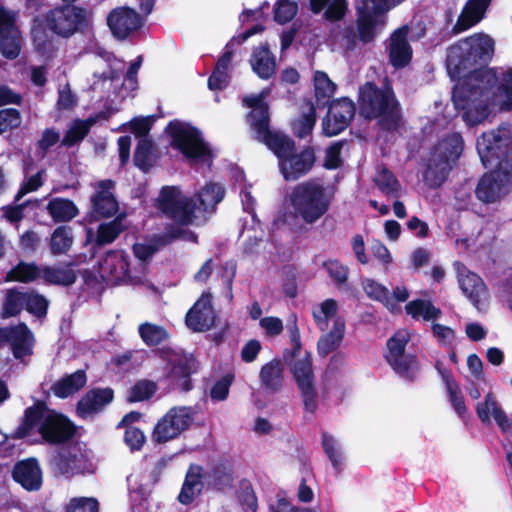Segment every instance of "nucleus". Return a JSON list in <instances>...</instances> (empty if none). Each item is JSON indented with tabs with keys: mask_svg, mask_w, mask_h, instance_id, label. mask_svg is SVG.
Instances as JSON below:
<instances>
[{
	"mask_svg": "<svg viewBox=\"0 0 512 512\" xmlns=\"http://www.w3.org/2000/svg\"><path fill=\"white\" fill-rule=\"evenodd\" d=\"M494 52V40L485 33H475L447 48L446 66L450 73L465 77L452 93V101L469 126L482 123L491 113L490 74L486 66Z\"/></svg>",
	"mask_w": 512,
	"mask_h": 512,
	"instance_id": "1",
	"label": "nucleus"
},
{
	"mask_svg": "<svg viewBox=\"0 0 512 512\" xmlns=\"http://www.w3.org/2000/svg\"><path fill=\"white\" fill-rule=\"evenodd\" d=\"M245 106L251 109L246 115L253 139L264 144L277 158L278 168L286 182H295L308 175L314 168L317 156L314 147L297 149L295 141L270 126V107L263 94L247 96Z\"/></svg>",
	"mask_w": 512,
	"mask_h": 512,
	"instance_id": "2",
	"label": "nucleus"
},
{
	"mask_svg": "<svg viewBox=\"0 0 512 512\" xmlns=\"http://www.w3.org/2000/svg\"><path fill=\"white\" fill-rule=\"evenodd\" d=\"M512 145V138L505 132L497 134L483 132L477 138V151L485 168V173L475 189L477 198L484 203L498 201L512 185V166L507 161V154L502 149Z\"/></svg>",
	"mask_w": 512,
	"mask_h": 512,
	"instance_id": "3",
	"label": "nucleus"
},
{
	"mask_svg": "<svg viewBox=\"0 0 512 512\" xmlns=\"http://www.w3.org/2000/svg\"><path fill=\"white\" fill-rule=\"evenodd\" d=\"M37 428L43 443L58 446L71 441L76 434V425L63 413L48 407L43 400H36L24 410L19 426L11 437L20 440L28 437Z\"/></svg>",
	"mask_w": 512,
	"mask_h": 512,
	"instance_id": "4",
	"label": "nucleus"
},
{
	"mask_svg": "<svg viewBox=\"0 0 512 512\" xmlns=\"http://www.w3.org/2000/svg\"><path fill=\"white\" fill-rule=\"evenodd\" d=\"M360 115L367 120L378 119L381 129L387 132L398 130L402 121L400 103L391 86L380 88L372 81L359 88Z\"/></svg>",
	"mask_w": 512,
	"mask_h": 512,
	"instance_id": "5",
	"label": "nucleus"
},
{
	"mask_svg": "<svg viewBox=\"0 0 512 512\" xmlns=\"http://www.w3.org/2000/svg\"><path fill=\"white\" fill-rule=\"evenodd\" d=\"M464 150V141L460 133L447 134L431 150L423 181L429 188H439L448 178Z\"/></svg>",
	"mask_w": 512,
	"mask_h": 512,
	"instance_id": "6",
	"label": "nucleus"
},
{
	"mask_svg": "<svg viewBox=\"0 0 512 512\" xmlns=\"http://www.w3.org/2000/svg\"><path fill=\"white\" fill-rule=\"evenodd\" d=\"M290 203L305 223L313 224L328 212L331 197L321 179L310 178L292 189Z\"/></svg>",
	"mask_w": 512,
	"mask_h": 512,
	"instance_id": "7",
	"label": "nucleus"
},
{
	"mask_svg": "<svg viewBox=\"0 0 512 512\" xmlns=\"http://www.w3.org/2000/svg\"><path fill=\"white\" fill-rule=\"evenodd\" d=\"M43 23L53 34L68 39L78 32L84 33L89 27V18L85 8L65 3L48 10Z\"/></svg>",
	"mask_w": 512,
	"mask_h": 512,
	"instance_id": "8",
	"label": "nucleus"
},
{
	"mask_svg": "<svg viewBox=\"0 0 512 512\" xmlns=\"http://www.w3.org/2000/svg\"><path fill=\"white\" fill-rule=\"evenodd\" d=\"M166 131L171 137V146L187 159L198 162L212 157L210 148L196 127L185 126L180 121L173 120L168 123Z\"/></svg>",
	"mask_w": 512,
	"mask_h": 512,
	"instance_id": "9",
	"label": "nucleus"
},
{
	"mask_svg": "<svg viewBox=\"0 0 512 512\" xmlns=\"http://www.w3.org/2000/svg\"><path fill=\"white\" fill-rule=\"evenodd\" d=\"M158 210L178 225L190 226L196 218V202L189 197L181 196L178 187L164 186L157 198Z\"/></svg>",
	"mask_w": 512,
	"mask_h": 512,
	"instance_id": "10",
	"label": "nucleus"
},
{
	"mask_svg": "<svg viewBox=\"0 0 512 512\" xmlns=\"http://www.w3.org/2000/svg\"><path fill=\"white\" fill-rule=\"evenodd\" d=\"M197 410L192 406H174L154 426L152 440L163 444L179 437L195 420Z\"/></svg>",
	"mask_w": 512,
	"mask_h": 512,
	"instance_id": "11",
	"label": "nucleus"
},
{
	"mask_svg": "<svg viewBox=\"0 0 512 512\" xmlns=\"http://www.w3.org/2000/svg\"><path fill=\"white\" fill-rule=\"evenodd\" d=\"M410 340L409 334L406 332L398 331L387 340V353L385 360L401 378L414 381L416 373L419 369V362L415 355L405 353L408 341Z\"/></svg>",
	"mask_w": 512,
	"mask_h": 512,
	"instance_id": "12",
	"label": "nucleus"
},
{
	"mask_svg": "<svg viewBox=\"0 0 512 512\" xmlns=\"http://www.w3.org/2000/svg\"><path fill=\"white\" fill-rule=\"evenodd\" d=\"M291 372L300 392L304 411L315 414L318 409L319 400L311 354L306 352L302 359L295 361L291 367Z\"/></svg>",
	"mask_w": 512,
	"mask_h": 512,
	"instance_id": "13",
	"label": "nucleus"
},
{
	"mask_svg": "<svg viewBox=\"0 0 512 512\" xmlns=\"http://www.w3.org/2000/svg\"><path fill=\"white\" fill-rule=\"evenodd\" d=\"M115 181L104 179L95 185V192L90 198V210L86 219L93 223L102 219L113 217L119 210V203L112 192Z\"/></svg>",
	"mask_w": 512,
	"mask_h": 512,
	"instance_id": "14",
	"label": "nucleus"
},
{
	"mask_svg": "<svg viewBox=\"0 0 512 512\" xmlns=\"http://www.w3.org/2000/svg\"><path fill=\"white\" fill-rule=\"evenodd\" d=\"M328 111L322 120L323 134L332 137L343 132L352 122L356 113L355 103L348 97L334 99L328 104Z\"/></svg>",
	"mask_w": 512,
	"mask_h": 512,
	"instance_id": "15",
	"label": "nucleus"
},
{
	"mask_svg": "<svg viewBox=\"0 0 512 512\" xmlns=\"http://www.w3.org/2000/svg\"><path fill=\"white\" fill-rule=\"evenodd\" d=\"M372 3L361 0L356 5V30L358 39L363 44L372 43L377 37L378 29L385 25V13H376Z\"/></svg>",
	"mask_w": 512,
	"mask_h": 512,
	"instance_id": "16",
	"label": "nucleus"
},
{
	"mask_svg": "<svg viewBox=\"0 0 512 512\" xmlns=\"http://www.w3.org/2000/svg\"><path fill=\"white\" fill-rule=\"evenodd\" d=\"M215 319L212 295L209 292H203L187 312L185 323L193 332H206L215 325Z\"/></svg>",
	"mask_w": 512,
	"mask_h": 512,
	"instance_id": "17",
	"label": "nucleus"
},
{
	"mask_svg": "<svg viewBox=\"0 0 512 512\" xmlns=\"http://www.w3.org/2000/svg\"><path fill=\"white\" fill-rule=\"evenodd\" d=\"M167 378L182 392L192 390L191 376L197 372L198 362L193 355H174L167 363Z\"/></svg>",
	"mask_w": 512,
	"mask_h": 512,
	"instance_id": "18",
	"label": "nucleus"
},
{
	"mask_svg": "<svg viewBox=\"0 0 512 512\" xmlns=\"http://www.w3.org/2000/svg\"><path fill=\"white\" fill-rule=\"evenodd\" d=\"M101 276L118 284L131 278L128 255L123 250H109L99 263Z\"/></svg>",
	"mask_w": 512,
	"mask_h": 512,
	"instance_id": "19",
	"label": "nucleus"
},
{
	"mask_svg": "<svg viewBox=\"0 0 512 512\" xmlns=\"http://www.w3.org/2000/svg\"><path fill=\"white\" fill-rule=\"evenodd\" d=\"M107 23L112 34L118 39H125L143 24L141 16L129 7H119L111 11Z\"/></svg>",
	"mask_w": 512,
	"mask_h": 512,
	"instance_id": "20",
	"label": "nucleus"
},
{
	"mask_svg": "<svg viewBox=\"0 0 512 512\" xmlns=\"http://www.w3.org/2000/svg\"><path fill=\"white\" fill-rule=\"evenodd\" d=\"M12 478L28 491H37L42 485V471L34 457L20 460L14 464Z\"/></svg>",
	"mask_w": 512,
	"mask_h": 512,
	"instance_id": "21",
	"label": "nucleus"
},
{
	"mask_svg": "<svg viewBox=\"0 0 512 512\" xmlns=\"http://www.w3.org/2000/svg\"><path fill=\"white\" fill-rule=\"evenodd\" d=\"M408 27L396 29L390 36L389 61L396 68L406 67L412 60V47L408 42Z\"/></svg>",
	"mask_w": 512,
	"mask_h": 512,
	"instance_id": "22",
	"label": "nucleus"
},
{
	"mask_svg": "<svg viewBox=\"0 0 512 512\" xmlns=\"http://www.w3.org/2000/svg\"><path fill=\"white\" fill-rule=\"evenodd\" d=\"M35 337L26 323L20 322L10 326V347L15 359H22L33 354Z\"/></svg>",
	"mask_w": 512,
	"mask_h": 512,
	"instance_id": "23",
	"label": "nucleus"
},
{
	"mask_svg": "<svg viewBox=\"0 0 512 512\" xmlns=\"http://www.w3.org/2000/svg\"><path fill=\"white\" fill-rule=\"evenodd\" d=\"M493 410V417L495 422L503 433H509L512 431V419L507 416L504 410H502L492 393H488L485 396L484 402H478L476 405V413L479 419L483 423L490 422V409Z\"/></svg>",
	"mask_w": 512,
	"mask_h": 512,
	"instance_id": "24",
	"label": "nucleus"
},
{
	"mask_svg": "<svg viewBox=\"0 0 512 512\" xmlns=\"http://www.w3.org/2000/svg\"><path fill=\"white\" fill-rule=\"evenodd\" d=\"M114 399V390L110 387L92 388L78 401L77 409L85 414L97 413Z\"/></svg>",
	"mask_w": 512,
	"mask_h": 512,
	"instance_id": "25",
	"label": "nucleus"
},
{
	"mask_svg": "<svg viewBox=\"0 0 512 512\" xmlns=\"http://www.w3.org/2000/svg\"><path fill=\"white\" fill-rule=\"evenodd\" d=\"M204 470L197 464H191L186 472L178 500L183 505L191 504L203 488Z\"/></svg>",
	"mask_w": 512,
	"mask_h": 512,
	"instance_id": "26",
	"label": "nucleus"
},
{
	"mask_svg": "<svg viewBox=\"0 0 512 512\" xmlns=\"http://www.w3.org/2000/svg\"><path fill=\"white\" fill-rule=\"evenodd\" d=\"M435 368L446 386L449 401L454 411L460 418L464 419L467 414V407L461 389L455 381L452 372L449 369L443 368L440 362L436 363Z\"/></svg>",
	"mask_w": 512,
	"mask_h": 512,
	"instance_id": "27",
	"label": "nucleus"
},
{
	"mask_svg": "<svg viewBox=\"0 0 512 512\" xmlns=\"http://www.w3.org/2000/svg\"><path fill=\"white\" fill-rule=\"evenodd\" d=\"M262 387L269 393L279 392L284 383V367L280 359L274 358L264 364L259 373Z\"/></svg>",
	"mask_w": 512,
	"mask_h": 512,
	"instance_id": "28",
	"label": "nucleus"
},
{
	"mask_svg": "<svg viewBox=\"0 0 512 512\" xmlns=\"http://www.w3.org/2000/svg\"><path fill=\"white\" fill-rule=\"evenodd\" d=\"M87 383L86 372L79 369L71 374H67L54 382L50 388L52 393L60 399H66L79 390H81Z\"/></svg>",
	"mask_w": 512,
	"mask_h": 512,
	"instance_id": "29",
	"label": "nucleus"
},
{
	"mask_svg": "<svg viewBox=\"0 0 512 512\" xmlns=\"http://www.w3.org/2000/svg\"><path fill=\"white\" fill-rule=\"evenodd\" d=\"M204 480L208 487L223 492L233 486L232 468L224 462L215 463L209 470L204 471Z\"/></svg>",
	"mask_w": 512,
	"mask_h": 512,
	"instance_id": "30",
	"label": "nucleus"
},
{
	"mask_svg": "<svg viewBox=\"0 0 512 512\" xmlns=\"http://www.w3.org/2000/svg\"><path fill=\"white\" fill-rule=\"evenodd\" d=\"M80 457L76 452L69 449L58 451L50 459V466L53 471L66 478L72 477L81 472Z\"/></svg>",
	"mask_w": 512,
	"mask_h": 512,
	"instance_id": "31",
	"label": "nucleus"
},
{
	"mask_svg": "<svg viewBox=\"0 0 512 512\" xmlns=\"http://www.w3.org/2000/svg\"><path fill=\"white\" fill-rule=\"evenodd\" d=\"M314 82V106L318 109H324L333 100L337 85L329 78L327 73L323 71H316L313 77Z\"/></svg>",
	"mask_w": 512,
	"mask_h": 512,
	"instance_id": "32",
	"label": "nucleus"
},
{
	"mask_svg": "<svg viewBox=\"0 0 512 512\" xmlns=\"http://www.w3.org/2000/svg\"><path fill=\"white\" fill-rule=\"evenodd\" d=\"M46 210L54 223L69 222L79 214V209L75 203L62 197L52 198L47 203Z\"/></svg>",
	"mask_w": 512,
	"mask_h": 512,
	"instance_id": "33",
	"label": "nucleus"
},
{
	"mask_svg": "<svg viewBox=\"0 0 512 512\" xmlns=\"http://www.w3.org/2000/svg\"><path fill=\"white\" fill-rule=\"evenodd\" d=\"M72 266V263L57 267L45 266L41 269V278L48 284L71 286L77 280V274Z\"/></svg>",
	"mask_w": 512,
	"mask_h": 512,
	"instance_id": "34",
	"label": "nucleus"
},
{
	"mask_svg": "<svg viewBox=\"0 0 512 512\" xmlns=\"http://www.w3.org/2000/svg\"><path fill=\"white\" fill-rule=\"evenodd\" d=\"M405 312L414 320L429 322L439 319L442 315L440 308L436 307L430 300L415 299L405 305Z\"/></svg>",
	"mask_w": 512,
	"mask_h": 512,
	"instance_id": "35",
	"label": "nucleus"
},
{
	"mask_svg": "<svg viewBox=\"0 0 512 512\" xmlns=\"http://www.w3.org/2000/svg\"><path fill=\"white\" fill-rule=\"evenodd\" d=\"M74 242L73 229L69 225L57 226L51 233L49 249L52 255L67 254Z\"/></svg>",
	"mask_w": 512,
	"mask_h": 512,
	"instance_id": "36",
	"label": "nucleus"
},
{
	"mask_svg": "<svg viewBox=\"0 0 512 512\" xmlns=\"http://www.w3.org/2000/svg\"><path fill=\"white\" fill-rule=\"evenodd\" d=\"M265 30V26L262 24H256L253 27L247 29L243 33H240L238 36L233 37L225 46V50L223 54L218 58L214 69H218L221 71L229 72V68L232 62L233 57V45L234 42L241 44L245 42L247 39L252 37L253 35L263 32Z\"/></svg>",
	"mask_w": 512,
	"mask_h": 512,
	"instance_id": "37",
	"label": "nucleus"
},
{
	"mask_svg": "<svg viewBox=\"0 0 512 512\" xmlns=\"http://www.w3.org/2000/svg\"><path fill=\"white\" fill-rule=\"evenodd\" d=\"M225 188L215 182L207 183L197 194L199 209L204 212L215 211L216 206L223 200Z\"/></svg>",
	"mask_w": 512,
	"mask_h": 512,
	"instance_id": "38",
	"label": "nucleus"
},
{
	"mask_svg": "<svg viewBox=\"0 0 512 512\" xmlns=\"http://www.w3.org/2000/svg\"><path fill=\"white\" fill-rule=\"evenodd\" d=\"M494 104L498 106L499 111L512 110V68L502 73L494 92Z\"/></svg>",
	"mask_w": 512,
	"mask_h": 512,
	"instance_id": "39",
	"label": "nucleus"
},
{
	"mask_svg": "<svg viewBox=\"0 0 512 512\" xmlns=\"http://www.w3.org/2000/svg\"><path fill=\"white\" fill-rule=\"evenodd\" d=\"M253 71L264 80H268L275 72V60L269 55L268 48L259 47L253 51L250 60Z\"/></svg>",
	"mask_w": 512,
	"mask_h": 512,
	"instance_id": "40",
	"label": "nucleus"
},
{
	"mask_svg": "<svg viewBox=\"0 0 512 512\" xmlns=\"http://www.w3.org/2000/svg\"><path fill=\"white\" fill-rule=\"evenodd\" d=\"M125 230L123 215H117L113 220L101 223L96 232L95 247L112 243Z\"/></svg>",
	"mask_w": 512,
	"mask_h": 512,
	"instance_id": "41",
	"label": "nucleus"
},
{
	"mask_svg": "<svg viewBox=\"0 0 512 512\" xmlns=\"http://www.w3.org/2000/svg\"><path fill=\"white\" fill-rule=\"evenodd\" d=\"M155 146L151 139L142 138L138 141L133 162L142 172L147 173L155 164Z\"/></svg>",
	"mask_w": 512,
	"mask_h": 512,
	"instance_id": "42",
	"label": "nucleus"
},
{
	"mask_svg": "<svg viewBox=\"0 0 512 512\" xmlns=\"http://www.w3.org/2000/svg\"><path fill=\"white\" fill-rule=\"evenodd\" d=\"M344 337V324L335 321L333 328L322 335L317 342V352L321 357H326L334 352L341 344Z\"/></svg>",
	"mask_w": 512,
	"mask_h": 512,
	"instance_id": "43",
	"label": "nucleus"
},
{
	"mask_svg": "<svg viewBox=\"0 0 512 512\" xmlns=\"http://www.w3.org/2000/svg\"><path fill=\"white\" fill-rule=\"evenodd\" d=\"M41 277V269L34 262L20 261L5 276L6 282L30 283Z\"/></svg>",
	"mask_w": 512,
	"mask_h": 512,
	"instance_id": "44",
	"label": "nucleus"
},
{
	"mask_svg": "<svg viewBox=\"0 0 512 512\" xmlns=\"http://www.w3.org/2000/svg\"><path fill=\"white\" fill-rule=\"evenodd\" d=\"M95 122L96 119L93 117H89L85 120H74L66 131L61 144L66 147H72L78 144L89 134Z\"/></svg>",
	"mask_w": 512,
	"mask_h": 512,
	"instance_id": "45",
	"label": "nucleus"
},
{
	"mask_svg": "<svg viewBox=\"0 0 512 512\" xmlns=\"http://www.w3.org/2000/svg\"><path fill=\"white\" fill-rule=\"evenodd\" d=\"M24 305L25 292L15 287L8 289L4 297L1 317L6 319L19 315L24 309Z\"/></svg>",
	"mask_w": 512,
	"mask_h": 512,
	"instance_id": "46",
	"label": "nucleus"
},
{
	"mask_svg": "<svg viewBox=\"0 0 512 512\" xmlns=\"http://www.w3.org/2000/svg\"><path fill=\"white\" fill-rule=\"evenodd\" d=\"M21 30L0 36V54L7 60H15L22 50Z\"/></svg>",
	"mask_w": 512,
	"mask_h": 512,
	"instance_id": "47",
	"label": "nucleus"
},
{
	"mask_svg": "<svg viewBox=\"0 0 512 512\" xmlns=\"http://www.w3.org/2000/svg\"><path fill=\"white\" fill-rule=\"evenodd\" d=\"M483 17L484 14L465 3L456 23L451 29V33L453 35H458L464 31H467L468 29L478 24L483 19Z\"/></svg>",
	"mask_w": 512,
	"mask_h": 512,
	"instance_id": "48",
	"label": "nucleus"
},
{
	"mask_svg": "<svg viewBox=\"0 0 512 512\" xmlns=\"http://www.w3.org/2000/svg\"><path fill=\"white\" fill-rule=\"evenodd\" d=\"M138 332L142 341L149 347L158 346L169 338V333L163 326L150 322L140 324Z\"/></svg>",
	"mask_w": 512,
	"mask_h": 512,
	"instance_id": "49",
	"label": "nucleus"
},
{
	"mask_svg": "<svg viewBox=\"0 0 512 512\" xmlns=\"http://www.w3.org/2000/svg\"><path fill=\"white\" fill-rule=\"evenodd\" d=\"M307 111L293 125V133L296 137L303 139L311 134L316 124V107L311 100L305 102Z\"/></svg>",
	"mask_w": 512,
	"mask_h": 512,
	"instance_id": "50",
	"label": "nucleus"
},
{
	"mask_svg": "<svg viewBox=\"0 0 512 512\" xmlns=\"http://www.w3.org/2000/svg\"><path fill=\"white\" fill-rule=\"evenodd\" d=\"M157 391V385L151 380H139L131 386L127 393V402L137 403L149 400Z\"/></svg>",
	"mask_w": 512,
	"mask_h": 512,
	"instance_id": "51",
	"label": "nucleus"
},
{
	"mask_svg": "<svg viewBox=\"0 0 512 512\" xmlns=\"http://www.w3.org/2000/svg\"><path fill=\"white\" fill-rule=\"evenodd\" d=\"M376 185L385 196L396 198L400 196L401 184L394 173L386 167H383L379 172Z\"/></svg>",
	"mask_w": 512,
	"mask_h": 512,
	"instance_id": "52",
	"label": "nucleus"
},
{
	"mask_svg": "<svg viewBox=\"0 0 512 512\" xmlns=\"http://www.w3.org/2000/svg\"><path fill=\"white\" fill-rule=\"evenodd\" d=\"M237 499L244 512H257L258 499L249 480L243 479L240 481Z\"/></svg>",
	"mask_w": 512,
	"mask_h": 512,
	"instance_id": "53",
	"label": "nucleus"
},
{
	"mask_svg": "<svg viewBox=\"0 0 512 512\" xmlns=\"http://www.w3.org/2000/svg\"><path fill=\"white\" fill-rule=\"evenodd\" d=\"M49 302L41 294L34 290L25 291V305L26 311L38 318L45 317L48 312Z\"/></svg>",
	"mask_w": 512,
	"mask_h": 512,
	"instance_id": "54",
	"label": "nucleus"
},
{
	"mask_svg": "<svg viewBox=\"0 0 512 512\" xmlns=\"http://www.w3.org/2000/svg\"><path fill=\"white\" fill-rule=\"evenodd\" d=\"M338 310L337 301L334 299H326L320 305V312H313L315 323L320 330H326L328 327V321L333 318Z\"/></svg>",
	"mask_w": 512,
	"mask_h": 512,
	"instance_id": "55",
	"label": "nucleus"
},
{
	"mask_svg": "<svg viewBox=\"0 0 512 512\" xmlns=\"http://www.w3.org/2000/svg\"><path fill=\"white\" fill-rule=\"evenodd\" d=\"M362 286L364 292L370 299L382 302L384 304L389 303L390 292L384 285L373 279L367 278L363 281Z\"/></svg>",
	"mask_w": 512,
	"mask_h": 512,
	"instance_id": "56",
	"label": "nucleus"
},
{
	"mask_svg": "<svg viewBox=\"0 0 512 512\" xmlns=\"http://www.w3.org/2000/svg\"><path fill=\"white\" fill-rule=\"evenodd\" d=\"M297 10L295 2L278 0L274 7V20L279 24H286L295 17Z\"/></svg>",
	"mask_w": 512,
	"mask_h": 512,
	"instance_id": "57",
	"label": "nucleus"
},
{
	"mask_svg": "<svg viewBox=\"0 0 512 512\" xmlns=\"http://www.w3.org/2000/svg\"><path fill=\"white\" fill-rule=\"evenodd\" d=\"M22 123L21 113L16 108L0 110V134L20 127Z\"/></svg>",
	"mask_w": 512,
	"mask_h": 512,
	"instance_id": "58",
	"label": "nucleus"
},
{
	"mask_svg": "<svg viewBox=\"0 0 512 512\" xmlns=\"http://www.w3.org/2000/svg\"><path fill=\"white\" fill-rule=\"evenodd\" d=\"M323 268L338 286L346 284L349 275V269L347 266L334 259L325 261L323 263Z\"/></svg>",
	"mask_w": 512,
	"mask_h": 512,
	"instance_id": "59",
	"label": "nucleus"
},
{
	"mask_svg": "<svg viewBox=\"0 0 512 512\" xmlns=\"http://www.w3.org/2000/svg\"><path fill=\"white\" fill-rule=\"evenodd\" d=\"M65 512H99V502L95 498L74 497L66 505Z\"/></svg>",
	"mask_w": 512,
	"mask_h": 512,
	"instance_id": "60",
	"label": "nucleus"
},
{
	"mask_svg": "<svg viewBox=\"0 0 512 512\" xmlns=\"http://www.w3.org/2000/svg\"><path fill=\"white\" fill-rule=\"evenodd\" d=\"M322 446L337 473L341 472L342 455L337 450L335 439L327 433L322 434Z\"/></svg>",
	"mask_w": 512,
	"mask_h": 512,
	"instance_id": "61",
	"label": "nucleus"
},
{
	"mask_svg": "<svg viewBox=\"0 0 512 512\" xmlns=\"http://www.w3.org/2000/svg\"><path fill=\"white\" fill-rule=\"evenodd\" d=\"M344 146V141H336L331 144L325 151V159L323 166L327 170L338 169L342 165L341 150Z\"/></svg>",
	"mask_w": 512,
	"mask_h": 512,
	"instance_id": "62",
	"label": "nucleus"
},
{
	"mask_svg": "<svg viewBox=\"0 0 512 512\" xmlns=\"http://www.w3.org/2000/svg\"><path fill=\"white\" fill-rule=\"evenodd\" d=\"M18 13L0 6V36L20 30L17 25Z\"/></svg>",
	"mask_w": 512,
	"mask_h": 512,
	"instance_id": "63",
	"label": "nucleus"
},
{
	"mask_svg": "<svg viewBox=\"0 0 512 512\" xmlns=\"http://www.w3.org/2000/svg\"><path fill=\"white\" fill-rule=\"evenodd\" d=\"M234 380L233 374H226L217 380L210 390V397L214 401H224L229 395L230 386Z\"/></svg>",
	"mask_w": 512,
	"mask_h": 512,
	"instance_id": "64",
	"label": "nucleus"
}]
</instances>
